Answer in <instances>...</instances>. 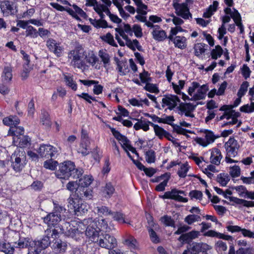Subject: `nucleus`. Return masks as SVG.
Returning a JSON list of instances; mask_svg holds the SVG:
<instances>
[{
	"mask_svg": "<svg viewBox=\"0 0 254 254\" xmlns=\"http://www.w3.org/2000/svg\"><path fill=\"white\" fill-rule=\"evenodd\" d=\"M145 86L143 87L144 89L150 93H158L159 90L156 84L147 82L145 83Z\"/></svg>",
	"mask_w": 254,
	"mask_h": 254,
	"instance_id": "50",
	"label": "nucleus"
},
{
	"mask_svg": "<svg viewBox=\"0 0 254 254\" xmlns=\"http://www.w3.org/2000/svg\"><path fill=\"white\" fill-rule=\"evenodd\" d=\"M73 9L75 10V13L79 14L81 17L86 19L87 15L80 7H78L76 4H73L71 5Z\"/></svg>",
	"mask_w": 254,
	"mask_h": 254,
	"instance_id": "63",
	"label": "nucleus"
},
{
	"mask_svg": "<svg viewBox=\"0 0 254 254\" xmlns=\"http://www.w3.org/2000/svg\"><path fill=\"white\" fill-rule=\"evenodd\" d=\"M90 223L87 226L85 235L88 239V241L91 243H96L98 242L99 237L100 235L99 228H97V223L95 221H91L90 220Z\"/></svg>",
	"mask_w": 254,
	"mask_h": 254,
	"instance_id": "10",
	"label": "nucleus"
},
{
	"mask_svg": "<svg viewBox=\"0 0 254 254\" xmlns=\"http://www.w3.org/2000/svg\"><path fill=\"white\" fill-rule=\"evenodd\" d=\"M115 190V188L111 183L109 182L106 184L103 190V193L105 195V197L109 198L114 193Z\"/></svg>",
	"mask_w": 254,
	"mask_h": 254,
	"instance_id": "39",
	"label": "nucleus"
},
{
	"mask_svg": "<svg viewBox=\"0 0 254 254\" xmlns=\"http://www.w3.org/2000/svg\"><path fill=\"white\" fill-rule=\"evenodd\" d=\"M249 83L248 81H244L241 85L240 88L237 93L238 97H242L244 96L248 90Z\"/></svg>",
	"mask_w": 254,
	"mask_h": 254,
	"instance_id": "51",
	"label": "nucleus"
},
{
	"mask_svg": "<svg viewBox=\"0 0 254 254\" xmlns=\"http://www.w3.org/2000/svg\"><path fill=\"white\" fill-rule=\"evenodd\" d=\"M26 37L36 38L38 36V32L32 26L29 25L25 31Z\"/></svg>",
	"mask_w": 254,
	"mask_h": 254,
	"instance_id": "45",
	"label": "nucleus"
},
{
	"mask_svg": "<svg viewBox=\"0 0 254 254\" xmlns=\"http://www.w3.org/2000/svg\"><path fill=\"white\" fill-rule=\"evenodd\" d=\"M54 208L53 211L48 213L43 218V221L47 224L49 227H54L51 230L52 237L56 236L59 233H64V229L59 223L62 220L61 214L65 211V209L59 205L58 204L54 203Z\"/></svg>",
	"mask_w": 254,
	"mask_h": 254,
	"instance_id": "1",
	"label": "nucleus"
},
{
	"mask_svg": "<svg viewBox=\"0 0 254 254\" xmlns=\"http://www.w3.org/2000/svg\"><path fill=\"white\" fill-rule=\"evenodd\" d=\"M30 187L35 191H41L43 188V183L40 181L36 180L34 181Z\"/></svg>",
	"mask_w": 254,
	"mask_h": 254,
	"instance_id": "60",
	"label": "nucleus"
},
{
	"mask_svg": "<svg viewBox=\"0 0 254 254\" xmlns=\"http://www.w3.org/2000/svg\"><path fill=\"white\" fill-rule=\"evenodd\" d=\"M15 248L10 243L0 241V252H3L5 254H13Z\"/></svg>",
	"mask_w": 254,
	"mask_h": 254,
	"instance_id": "27",
	"label": "nucleus"
},
{
	"mask_svg": "<svg viewBox=\"0 0 254 254\" xmlns=\"http://www.w3.org/2000/svg\"><path fill=\"white\" fill-rule=\"evenodd\" d=\"M137 242L133 236H129L128 238L125 239L123 241V243L127 246L130 249H134L136 247Z\"/></svg>",
	"mask_w": 254,
	"mask_h": 254,
	"instance_id": "48",
	"label": "nucleus"
},
{
	"mask_svg": "<svg viewBox=\"0 0 254 254\" xmlns=\"http://www.w3.org/2000/svg\"><path fill=\"white\" fill-rule=\"evenodd\" d=\"M114 219L119 223H125L126 221L124 217V214L120 212H113V214H111Z\"/></svg>",
	"mask_w": 254,
	"mask_h": 254,
	"instance_id": "58",
	"label": "nucleus"
},
{
	"mask_svg": "<svg viewBox=\"0 0 254 254\" xmlns=\"http://www.w3.org/2000/svg\"><path fill=\"white\" fill-rule=\"evenodd\" d=\"M205 46H207V45L204 43H199L195 44L194 46L195 56L199 57L201 54L205 53V49L204 47Z\"/></svg>",
	"mask_w": 254,
	"mask_h": 254,
	"instance_id": "38",
	"label": "nucleus"
},
{
	"mask_svg": "<svg viewBox=\"0 0 254 254\" xmlns=\"http://www.w3.org/2000/svg\"><path fill=\"white\" fill-rule=\"evenodd\" d=\"M160 220L166 226L175 227V221L170 216L167 215H164L161 217Z\"/></svg>",
	"mask_w": 254,
	"mask_h": 254,
	"instance_id": "43",
	"label": "nucleus"
},
{
	"mask_svg": "<svg viewBox=\"0 0 254 254\" xmlns=\"http://www.w3.org/2000/svg\"><path fill=\"white\" fill-rule=\"evenodd\" d=\"M211 249L212 247L206 243L192 242L190 247V254H208L207 251Z\"/></svg>",
	"mask_w": 254,
	"mask_h": 254,
	"instance_id": "14",
	"label": "nucleus"
},
{
	"mask_svg": "<svg viewBox=\"0 0 254 254\" xmlns=\"http://www.w3.org/2000/svg\"><path fill=\"white\" fill-rule=\"evenodd\" d=\"M64 81L68 87H70L72 90L76 91L77 89V85L73 80V75L70 73H65L63 74Z\"/></svg>",
	"mask_w": 254,
	"mask_h": 254,
	"instance_id": "23",
	"label": "nucleus"
},
{
	"mask_svg": "<svg viewBox=\"0 0 254 254\" xmlns=\"http://www.w3.org/2000/svg\"><path fill=\"white\" fill-rule=\"evenodd\" d=\"M11 166L16 172H20L26 164L25 153H14L11 156Z\"/></svg>",
	"mask_w": 254,
	"mask_h": 254,
	"instance_id": "11",
	"label": "nucleus"
},
{
	"mask_svg": "<svg viewBox=\"0 0 254 254\" xmlns=\"http://www.w3.org/2000/svg\"><path fill=\"white\" fill-rule=\"evenodd\" d=\"M163 108H164L165 105H170V104H177V103H180L181 100L178 96L175 95H165L164 98L162 100Z\"/></svg>",
	"mask_w": 254,
	"mask_h": 254,
	"instance_id": "21",
	"label": "nucleus"
},
{
	"mask_svg": "<svg viewBox=\"0 0 254 254\" xmlns=\"http://www.w3.org/2000/svg\"><path fill=\"white\" fill-rule=\"evenodd\" d=\"M200 235V232L195 230H192L190 232L182 234L178 239V241L183 244H187L190 245L192 241L195 238H198Z\"/></svg>",
	"mask_w": 254,
	"mask_h": 254,
	"instance_id": "15",
	"label": "nucleus"
},
{
	"mask_svg": "<svg viewBox=\"0 0 254 254\" xmlns=\"http://www.w3.org/2000/svg\"><path fill=\"white\" fill-rule=\"evenodd\" d=\"M8 235L9 241L8 243H10L11 245L13 244L16 249L26 248H28V245H30L29 242L30 238L22 237L18 232L12 231Z\"/></svg>",
	"mask_w": 254,
	"mask_h": 254,
	"instance_id": "5",
	"label": "nucleus"
},
{
	"mask_svg": "<svg viewBox=\"0 0 254 254\" xmlns=\"http://www.w3.org/2000/svg\"><path fill=\"white\" fill-rule=\"evenodd\" d=\"M116 69L118 70L120 75H126L129 72L128 65L126 60L123 61L120 66L117 67Z\"/></svg>",
	"mask_w": 254,
	"mask_h": 254,
	"instance_id": "32",
	"label": "nucleus"
},
{
	"mask_svg": "<svg viewBox=\"0 0 254 254\" xmlns=\"http://www.w3.org/2000/svg\"><path fill=\"white\" fill-rule=\"evenodd\" d=\"M98 240L97 243L100 247L108 250H112L117 246V241L116 238L108 234H104L102 232Z\"/></svg>",
	"mask_w": 254,
	"mask_h": 254,
	"instance_id": "7",
	"label": "nucleus"
},
{
	"mask_svg": "<svg viewBox=\"0 0 254 254\" xmlns=\"http://www.w3.org/2000/svg\"><path fill=\"white\" fill-rule=\"evenodd\" d=\"M85 52L82 46L78 44L74 50L70 51L68 54V58L71 60L70 64L74 67L82 68L85 65V62L81 59L85 56Z\"/></svg>",
	"mask_w": 254,
	"mask_h": 254,
	"instance_id": "4",
	"label": "nucleus"
},
{
	"mask_svg": "<svg viewBox=\"0 0 254 254\" xmlns=\"http://www.w3.org/2000/svg\"><path fill=\"white\" fill-rule=\"evenodd\" d=\"M214 49H213L211 52V58L214 60L220 58L223 54V50L222 47L218 45H216Z\"/></svg>",
	"mask_w": 254,
	"mask_h": 254,
	"instance_id": "42",
	"label": "nucleus"
},
{
	"mask_svg": "<svg viewBox=\"0 0 254 254\" xmlns=\"http://www.w3.org/2000/svg\"><path fill=\"white\" fill-rule=\"evenodd\" d=\"M13 143L20 148L26 147L30 145L31 138L28 135L23 134L20 137H14Z\"/></svg>",
	"mask_w": 254,
	"mask_h": 254,
	"instance_id": "18",
	"label": "nucleus"
},
{
	"mask_svg": "<svg viewBox=\"0 0 254 254\" xmlns=\"http://www.w3.org/2000/svg\"><path fill=\"white\" fill-rule=\"evenodd\" d=\"M224 146H226L227 148L228 147H234L237 148V149H239L240 147L238 141L233 137H230L228 141L225 143Z\"/></svg>",
	"mask_w": 254,
	"mask_h": 254,
	"instance_id": "56",
	"label": "nucleus"
},
{
	"mask_svg": "<svg viewBox=\"0 0 254 254\" xmlns=\"http://www.w3.org/2000/svg\"><path fill=\"white\" fill-rule=\"evenodd\" d=\"M0 11L4 17L14 16L18 12L17 6L14 2L9 0H3L0 3Z\"/></svg>",
	"mask_w": 254,
	"mask_h": 254,
	"instance_id": "12",
	"label": "nucleus"
},
{
	"mask_svg": "<svg viewBox=\"0 0 254 254\" xmlns=\"http://www.w3.org/2000/svg\"><path fill=\"white\" fill-rule=\"evenodd\" d=\"M97 223V228H99V232L101 233L102 232H109L110 228L108 226V224L104 219H101L96 221Z\"/></svg>",
	"mask_w": 254,
	"mask_h": 254,
	"instance_id": "37",
	"label": "nucleus"
},
{
	"mask_svg": "<svg viewBox=\"0 0 254 254\" xmlns=\"http://www.w3.org/2000/svg\"><path fill=\"white\" fill-rule=\"evenodd\" d=\"M87 222L88 221L84 220L83 222L71 221L70 223L65 224L66 229L64 234L76 241L80 240V238L84 234L87 227Z\"/></svg>",
	"mask_w": 254,
	"mask_h": 254,
	"instance_id": "3",
	"label": "nucleus"
},
{
	"mask_svg": "<svg viewBox=\"0 0 254 254\" xmlns=\"http://www.w3.org/2000/svg\"><path fill=\"white\" fill-rule=\"evenodd\" d=\"M92 181L93 178L92 176L85 175L79 179L78 184L79 186H83L84 187L88 188Z\"/></svg>",
	"mask_w": 254,
	"mask_h": 254,
	"instance_id": "41",
	"label": "nucleus"
},
{
	"mask_svg": "<svg viewBox=\"0 0 254 254\" xmlns=\"http://www.w3.org/2000/svg\"><path fill=\"white\" fill-rule=\"evenodd\" d=\"M148 223L150 226L147 228V229L151 242L154 244H158L160 243V238L152 228L154 226V225L155 224V223L153 221Z\"/></svg>",
	"mask_w": 254,
	"mask_h": 254,
	"instance_id": "26",
	"label": "nucleus"
},
{
	"mask_svg": "<svg viewBox=\"0 0 254 254\" xmlns=\"http://www.w3.org/2000/svg\"><path fill=\"white\" fill-rule=\"evenodd\" d=\"M98 214L100 216H107L113 214V212L107 206H100L96 208Z\"/></svg>",
	"mask_w": 254,
	"mask_h": 254,
	"instance_id": "30",
	"label": "nucleus"
},
{
	"mask_svg": "<svg viewBox=\"0 0 254 254\" xmlns=\"http://www.w3.org/2000/svg\"><path fill=\"white\" fill-rule=\"evenodd\" d=\"M78 186L77 181H69L65 185V188L67 190L69 191L71 194L70 196L74 197V194L75 193V191Z\"/></svg>",
	"mask_w": 254,
	"mask_h": 254,
	"instance_id": "34",
	"label": "nucleus"
},
{
	"mask_svg": "<svg viewBox=\"0 0 254 254\" xmlns=\"http://www.w3.org/2000/svg\"><path fill=\"white\" fill-rule=\"evenodd\" d=\"M230 199L237 204H241L244 206L248 207L254 206V201H248L243 199L234 197H231Z\"/></svg>",
	"mask_w": 254,
	"mask_h": 254,
	"instance_id": "33",
	"label": "nucleus"
},
{
	"mask_svg": "<svg viewBox=\"0 0 254 254\" xmlns=\"http://www.w3.org/2000/svg\"><path fill=\"white\" fill-rule=\"evenodd\" d=\"M186 40L187 39L184 36H176L174 43L175 47L181 49H185L187 47Z\"/></svg>",
	"mask_w": 254,
	"mask_h": 254,
	"instance_id": "29",
	"label": "nucleus"
},
{
	"mask_svg": "<svg viewBox=\"0 0 254 254\" xmlns=\"http://www.w3.org/2000/svg\"><path fill=\"white\" fill-rule=\"evenodd\" d=\"M41 122L42 124L48 127L51 126L52 122L51 121L49 114L46 111H43L42 113Z\"/></svg>",
	"mask_w": 254,
	"mask_h": 254,
	"instance_id": "40",
	"label": "nucleus"
},
{
	"mask_svg": "<svg viewBox=\"0 0 254 254\" xmlns=\"http://www.w3.org/2000/svg\"><path fill=\"white\" fill-rule=\"evenodd\" d=\"M188 170V164L186 163L181 165V169L178 171L177 174L180 178H184L186 177Z\"/></svg>",
	"mask_w": 254,
	"mask_h": 254,
	"instance_id": "53",
	"label": "nucleus"
},
{
	"mask_svg": "<svg viewBox=\"0 0 254 254\" xmlns=\"http://www.w3.org/2000/svg\"><path fill=\"white\" fill-rule=\"evenodd\" d=\"M222 158V155L220 150L216 148H214L211 153L210 162L215 165H219Z\"/></svg>",
	"mask_w": 254,
	"mask_h": 254,
	"instance_id": "24",
	"label": "nucleus"
},
{
	"mask_svg": "<svg viewBox=\"0 0 254 254\" xmlns=\"http://www.w3.org/2000/svg\"><path fill=\"white\" fill-rule=\"evenodd\" d=\"M242 74L245 79L250 77L251 70L247 64H244L241 68Z\"/></svg>",
	"mask_w": 254,
	"mask_h": 254,
	"instance_id": "64",
	"label": "nucleus"
},
{
	"mask_svg": "<svg viewBox=\"0 0 254 254\" xmlns=\"http://www.w3.org/2000/svg\"><path fill=\"white\" fill-rule=\"evenodd\" d=\"M102 39L105 42L107 43L112 46L117 47L118 45L116 43L114 40L113 35L110 33H108L106 35L102 37Z\"/></svg>",
	"mask_w": 254,
	"mask_h": 254,
	"instance_id": "49",
	"label": "nucleus"
},
{
	"mask_svg": "<svg viewBox=\"0 0 254 254\" xmlns=\"http://www.w3.org/2000/svg\"><path fill=\"white\" fill-rule=\"evenodd\" d=\"M204 133H205V137L207 144L213 143L215 139L219 137V136H215L212 131L208 129H206Z\"/></svg>",
	"mask_w": 254,
	"mask_h": 254,
	"instance_id": "47",
	"label": "nucleus"
},
{
	"mask_svg": "<svg viewBox=\"0 0 254 254\" xmlns=\"http://www.w3.org/2000/svg\"><path fill=\"white\" fill-rule=\"evenodd\" d=\"M181 0H172V5L175 9V13L178 16L182 17L185 19H188L191 17V14L190 12L188 4L186 2L179 3Z\"/></svg>",
	"mask_w": 254,
	"mask_h": 254,
	"instance_id": "9",
	"label": "nucleus"
},
{
	"mask_svg": "<svg viewBox=\"0 0 254 254\" xmlns=\"http://www.w3.org/2000/svg\"><path fill=\"white\" fill-rule=\"evenodd\" d=\"M185 84V82L184 80H180L179 81V85H177L173 82L172 85L175 93L178 94H181V93H182L181 90L184 88Z\"/></svg>",
	"mask_w": 254,
	"mask_h": 254,
	"instance_id": "54",
	"label": "nucleus"
},
{
	"mask_svg": "<svg viewBox=\"0 0 254 254\" xmlns=\"http://www.w3.org/2000/svg\"><path fill=\"white\" fill-rule=\"evenodd\" d=\"M236 254H254V250L251 247L240 248L236 251Z\"/></svg>",
	"mask_w": 254,
	"mask_h": 254,
	"instance_id": "62",
	"label": "nucleus"
},
{
	"mask_svg": "<svg viewBox=\"0 0 254 254\" xmlns=\"http://www.w3.org/2000/svg\"><path fill=\"white\" fill-rule=\"evenodd\" d=\"M181 194L185 196L187 195V193L185 191L174 188L170 191H166L163 195H159V197L163 199H171L178 202H188V199L183 197Z\"/></svg>",
	"mask_w": 254,
	"mask_h": 254,
	"instance_id": "8",
	"label": "nucleus"
},
{
	"mask_svg": "<svg viewBox=\"0 0 254 254\" xmlns=\"http://www.w3.org/2000/svg\"><path fill=\"white\" fill-rule=\"evenodd\" d=\"M170 177V176H168L162 182L156 186L155 190L157 191H164L165 189V187L167 185Z\"/></svg>",
	"mask_w": 254,
	"mask_h": 254,
	"instance_id": "61",
	"label": "nucleus"
},
{
	"mask_svg": "<svg viewBox=\"0 0 254 254\" xmlns=\"http://www.w3.org/2000/svg\"><path fill=\"white\" fill-rule=\"evenodd\" d=\"M152 127L154 128L155 135L158 137L159 139H162L163 137L167 138L168 136H171V134L163 128L160 127L158 125L152 124Z\"/></svg>",
	"mask_w": 254,
	"mask_h": 254,
	"instance_id": "22",
	"label": "nucleus"
},
{
	"mask_svg": "<svg viewBox=\"0 0 254 254\" xmlns=\"http://www.w3.org/2000/svg\"><path fill=\"white\" fill-rule=\"evenodd\" d=\"M91 190L89 188L78 185L75 193L74 194L73 198H78L82 200L90 198L91 196Z\"/></svg>",
	"mask_w": 254,
	"mask_h": 254,
	"instance_id": "16",
	"label": "nucleus"
},
{
	"mask_svg": "<svg viewBox=\"0 0 254 254\" xmlns=\"http://www.w3.org/2000/svg\"><path fill=\"white\" fill-rule=\"evenodd\" d=\"M11 72L12 69L11 67L8 66L4 67L1 76L2 82L9 83V82L11 80L12 77Z\"/></svg>",
	"mask_w": 254,
	"mask_h": 254,
	"instance_id": "31",
	"label": "nucleus"
},
{
	"mask_svg": "<svg viewBox=\"0 0 254 254\" xmlns=\"http://www.w3.org/2000/svg\"><path fill=\"white\" fill-rule=\"evenodd\" d=\"M145 160L148 163H154L156 159L155 152L152 149L148 150L145 153Z\"/></svg>",
	"mask_w": 254,
	"mask_h": 254,
	"instance_id": "44",
	"label": "nucleus"
},
{
	"mask_svg": "<svg viewBox=\"0 0 254 254\" xmlns=\"http://www.w3.org/2000/svg\"><path fill=\"white\" fill-rule=\"evenodd\" d=\"M52 248L56 253L62 254L65 252L67 244L66 242L58 239L53 244Z\"/></svg>",
	"mask_w": 254,
	"mask_h": 254,
	"instance_id": "20",
	"label": "nucleus"
},
{
	"mask_svg": "<svg viewBox=\"0 0 254 254\" xmlns=\"http://www.w3.org/2000/svg\"><path fill=\"white\" fill-rule=\"evenodd\" d=\"M46 45L49 50L53 52L58 57L61 56L63 48L60 46V44L56 42L53 39H50L47 41Z\"/></svg>",
	"mask_w": 254,
	"mask_h": 254,
	"instance_id": "17",
	"label": "nucleus"
},
{
	"mask_svg": "<svg viewBox=\"0 0 254 254\" xmlns=\"http://www.w3.org/2000/svg\"><path fill=\"white\" fill-rule=\"evenodd\" d=\"M230 174L232 178L238 177L241 174V169L239 166L234 165L230 168Z\"/></svg>",
	"mask_w": 254,
	"mask_h": 254,
	"instance_id": "57",
	"label": "nucleus"
},
{
	"mask_svg": "<svg viewBox=\"0 0 254 254\" xmlns=\"http://www.w3.org/2000/svg\"><path fill=\"white\" fill-rule=\"evenodd\" d=\"M84 172L80 167L76 168L73 162L65 161L59 165V169L55 174L57 178L61 180H68L70 178L78 179Z\"/></svg>",
	"mask_w": 254,
	"mask_h": 254,
	"instance_id": "2",
	"label": "nucleus"
},
{
	"mask_svg": "<svg viewBox=\"0 0 254 254\" xmlns=\"http://www.w3.org/2000/svg\"><path fill=\"white\" fill-rule=\"evenodd\" d=\"M140 81L142 83H146L152 81V78L150 77V74L145 69H143L142 72L139 75Z\"/></svg>",
	"mask_w": 254,
	"mask_h": 254,
	"instance_id": "46",
	"label": "nucleus"
},
{
	"mask_svg": "<svg viewBox=\"0 0 254 254\" xmlns=\"http://www.w3.org/2000/svg\"><path fill=\"white\" fill-rule=\"evenodd\" d=\"M189 196L190 197L191 199L195 198L200 200L202 198L203 194L200 190H193L190 192Z\"/></svg>",
	"mask_w": 254,
	"mask_h": 254,
	"instance_id": "59",
	"label": "nucleus"
},
{
	"mask_svg": "<svg viewBox=\"0 0 254 254\" xmlns=\"http://www.w3.org/2000/svg\"><path fill=\"white\" fill-rule=\"evenodd\" d=\"M41 157L56 158L58 155L56 147L50 144H42L37 150Z\"/></svg>",
	"mask_w": 254,
	"mask_h": 254,
	"instance_id": "13",
	"label": "nucleus"
},
{
	"mask_svg": "<svg viewBox=\"0 0 254 254\" xmlns=\"http://www.w3.org/2000/svg\"><path fill=\"white\" fill-rule=\"evenodd\" d=\"M55 158H50L44 162V167L46 169H49L52 171L55 170L59 163L58 161L54 160Z\"/></svg>",
	"mask_w": 254,
	"mask_h": 254,
	"instance_id": "35",
	"label": "nucleus"
},
{
	"mask_svg": "<svg viewBox=\"0 0 254 254\" xmlns=\"http://www.w3.org/2000/svg\"><path fill=\"white\" fill-rule=\"evenodd\" d=\"M152 34L154 39L159 42L163 41L167 38L166 33L163 30H157L155 29L152 32Z\"/></svg>",
	"mask_w": 254,
	"mask_h": 254,
	"instance_id": "28",
	"label": "nucleus"
},
{
	"mask_svg": "<svg viewBox=\"0 0 254 254\" xmlns=\"http://www.w3.org/2000/svg\"><path fill=\"white\" fill-rule=\"evenodd\" d=\"M69 203L68 207L73 209L75 214L77 216H82L87 212L88 206L83 200L78 198H73L71 196L67 199Z\"/></svg>",
	"mask_w": 254,
	"mask_h": 254,
	"instance_id": "6",
	"label": "nucleus"
},
{
	"mask_svg": "<svg viewBox=\"0 0 254 254\" xmlns=\"http://www.w3.org/2000/svg\"><path fill=\"white\" fill-rule=\"evenodd\" d=\"M24 129L22 127H18L17 126H11L8 131V135L13 136V140L15 137H20L24 134Z\"/></svg>",
	"mask_w": 254,
	"mask_h": 254,
	"instance_id": "25",
	"label": "nucleus"
},
{
	"mask_svg": "<svg viewBox=\"0 0 254 254\" xmlns=\"http://www.w3.org/2000/svg\"><path fill=\"white\" fill-rule=\"evenodd\" d=\"M142 117L141 118V119H132L133 120L137 121V123H136L134 126L133 128L135 130H138L140 129L143 128V127L144 126L146 119L142 120Z\"/></svg>",
	"mask_w": 254,
	"mask_h": 254,
	"instance_id": "55",
	"label": "nucleus"
},
{
	"mask_svg": "<svg viewBox=\"0 0 254 254\" xmlns=\"http://www.w3.org/2000/svg\"><path fill=\"white\" fill-rule=\"evenodd\" d=\"M208 90L209 88L207 84L200 86L198 88L197 92L191 98V101H197L204 99L206 97V92Z\"/></svg>",
	"mask_w": 254,
	"mask_h": 254,
	"instance_id": "19",
	"label": "nucleus"
},
{
	"mask_svg": "<svg viewBox=\"0 0 254 254\" xmlns=\"http://www.w3.org/2000/svg\"><path fill=\"white\" fill-rule=\"evenodd\" d=\"M99 56L103 63L104 67H106L107 65H109L110 62V57L106 51L101 50L99 52Z\"/></svg>",
	"mask_w": 254,
	"mask_h": 254,
	"instance_id": "36",
	"label": "nucleus"
},
{
	"mask_svg": "<svg viewBox=\"0 0 254 254\" xmlns=\"http://www.w3.org/2000/svg\"><path fill=\"white\" fill-rule=\"evenodd\" d=\"M215 249L217 252H224L227 250V246L225 242L219 240L215 244Z\"/></svg>",
	"mask_w": 254,
	"mask_h": 254,
	"instance_id": "52",
	"label": "nucleus"
}]
</instances>
